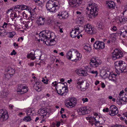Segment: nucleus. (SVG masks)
Wrapping results in <instances>:
<instances>
[{
    "instance_id": "nucleus-35",
    "label": "nucleus",
    "mask_w": 127,
    "mask_h": 127,
    "mask_svg": "<svg viewBox=\"0 0 127 127\" xmlns=\"http://www.w3.org/2000/svg\"><path fill=\"white\" fill-rule=\"evenodd\" d=\"M119 21L120 23L124 22L127 21V18L124 17H122L121 18H120Z\"/></svg>"
},
{
    "instance_id": "nucleus-4",
    "label": "nucleus",
    "mask_w": 127,
    "mask_h": 127,
    "mask_svg": "<svg viewBox=\"0 0 127 127\" xmlns=\"http://www.w3.org/2000/svg\"><path fill=\"white\" fill-rule=\"evenodd\" d=\"M116 68L119 70L120 72L125 73L127 71V68L126 67L127 64L123 61H118L115 63Z\"/></svg>"
},
{
    "instance_id": "nucleus-36",
    "label": "nucleus",
    "mask_w": 127,
    "mask_h": 127,
    "mask_svg": "<svg viewBox=\"0 0 127 127\" xmlns=\"http://www.w3.org/2000/svg\"><path fill=\"white\" fill-rule=\"evenodd\" d=\"M104 28V25L103 24L102 22H100L98 24V29L100 30H103Z\"/></svg>"
},
{
    "instance_id": "nucleus-48",
    "label": "nucleus",
    "mask_w": 127,
    "mask_h": 127,
    "mask_svg": "<svg viewBox=\"0 0 127 127\" xmlns=\"http://www.w3.org/2000/svg\"><path fill=\"white\" fill-rule=\"evenodd\" d=\"M4 75L5 77L7 79H8L12 76H11V75L7 73H5Z\"/></svg>"
},
{
    "instance_id": "nucleus-64",
    "label": "nucleus",
    "mask_w": 127,
    "mask_h": 127,
    "mask_svg": "<svg viewBox=\"0 0 127 127\" xmlns=\"http://www.w3.org/2000/svg\"><path fill=\"white\" fill-rule=\"evenodd\" d=\"M28 65H29L30 66H33L34 65V63L32 62L31 63H30L28 64Z\"/></svg>"
},
{
    "instance_id": "nucleus-11",
    "label": "nucleus",
    "mask_w": 127,
    "mask_h": 127,
    "mask_svg": "<svg viewBox=\"0 0 127 127\" xmlns=\"http://www.w3.org/2000/svg\"><path fill=\"white\" fill-rule=\"evenodd\" d=\"M39 113L38 114V116H39L40 119L41 120L42 118L45 119L47 117L49 116L48 114L49 113L47 110L44 109H43L38 111Z\"/></svg>"
},
{
    "instance_id": "nucleus-56",
    "label": "nucleus",
    "mask_w": 127,
    "mask_h": 127,
    "mask_svg": "<svg viewBox=\"0 0 127 127\" xmlns=\"http://www.w3.org/2000/svg\"><path fill=\"white\" fill-rule=\"evenodd\" d=\"M22 16H23V17L25 18H26L27 17V15L24 12H23L22 13Z\"/></svg>"
},
{
    "instance_id": "nucleus-29",
    "label": "nucleus",
    "mask_w": 127,
    "mask_h": 127,
    "mask_svg": "<svg viewBox=\"0 0 127 127\" xmlns=\"http://www.w3.org/2000/svg\"><path fill=\"white\" fill-rule=\"evenodd\" d=\"M117 76V74H115L114 73L111 74L109 77V78L110 80H111L113 81H115L116 80L115 76Z\"/></svg>"
},
{
    "instance_id": "nucleus-24",
    "label": "nucleus",
    "mask_w": 127,
    "mask_h": 127,
    "mask_svg": "<svg viewBox=\"0 0 127 127\" xmlns=\"http://www.w3.org/2000/svg\"><path fill=\"white\" fill-rule=\"evenodd\" d=\"M6 71L7 73L11 75V76H12L14 73L15 71L14 68L10 67H8L6 69Z\"/></svg>"
},
{
    "instance_id": "nucleus-12",
    "label": "nucleus",
    "mask_w": 127,
    "mask_h": 127,
    "mask_svg": "<svg viewBox=\"0 0 127 127\" xmlns=\"http://www.w3.org/2000/svg\"><path fill=\"white\" fill-rule=\"evenodd\" d=\"M109 109V114L111 116H114L118 113V108L114 105L111 106L110 107Z\"/></svg>"
},
{
    "instance_id": "nucleus-16",
    "label": "nucleus",
    "mask_w": 127,
    "mask_h": 127,
    "mask_svg": "<svg viewBox=\"0 0 127 127\" xmlns=\"http://www.w3.org/2000/svg\"><path fill=\"white\" fill-rule=\"evenodd\" d=\"M82 0H70L69 4L71 7L76 8L82 3Z\"/></svg>"
},
{
    "instance_id": "nucleus-61",
    "label": "nucleus",
    "mask_w": 127,
    "mask_h": 127,
    "mask_svg": "<svg viewBox=\"0 0 127 127\" xmlns=\"http://www.w3.org/2000/svg\"><path fill=\"white\" fill-rule=\"evenodd\" d=\"M15 9H21V7H20V5H18L16 6H15Z\"/></svg>"
},
{
    "instance_id": "nucleus-53",
    "label": "nucleus",
    "mask_w": 127,
    "mask_h": 127,
    "mask_svg": "<svg viewBox=\"0 0 127 127\" xmlns=\"http://www.w3.org/2000/svg\"><path fill=\"white\" fill-rule=\"evenodd\" d=\"M109 110L108 108L107 107L105 108H104L103 109V111L104 112H109Z\"/></svg>"
},
{
    "instance_id": "nucleus-8",
    "label": "nucleus",
    "mask_w": 127,
    "mask_h": 127,
    "mask_svg": "<svg viewBox=\"0 0 127 127\" xmlns=\"http://www.w3.org/2000/svg\"><path fill=\"white\" fill-rule=\"evenodd\" d=\"M123 53L120 49H115L112 53V58L113 60H116L121 58L122 57Z\"/></svg>"
},
{
    "instance_id": "nucleus-31",
    "label": "nucleus",
    "mask_w": 127,
    "mask_h": 127,
    "mask_svg": "<svg viewBox=\"0 0 127 127\" xmlns=\"http://www.w3.org/2000/svg\"><path fill=\"white\" fill-rule=\"evenodd\" d=\"M8 91L4 90L1 93V95L3 97H5L8 95Z\"/></svg>"
},
{
    "instance_id": "nucleus-59",
    "label": "nucleus",
    "mask_w": 127,
    "mask_h": 127,
    "mask_svg": "<svg viewBox=\"0 0 127 127\" xmlns=\"http://www.w3.org/2000/svg\"><path fill=\"white\" fill-rule=\"evenodd\" d=\"M5 32V31L4 30H1L0 31V35H1L3 33H4Z\"/></svg>"
},
{
    "instance_id": "nucleus-47",
    "label": "nucleus",
    "mask_w": 127,
    "mask_h": 127,
    "mask_svg": "<svg viewBox=\"0 0 127 127\" xmlns=\"http://www.w3.org/2000/svg\"><path fill=\"white\" fill-rule=\"evenodd\" d=\"M82 71L81 75L86 76L87 75V73L85 71L84 69H82Z\"/></svg>"
},
{
    "instance_id": "nucleus-49",
    "label": "nucleus",
    "mask_w": 127,
    "mask_h": 127,
    "mask_svg": "<svg viewBox=\"0 0 127 127\" xmlns=\"http://www.w3.org/2000/svg\"><path fill=\"white\" fill-rule=\"evenodd\" d=\"M84 49L87 51H89L90 49V47L88 46L85 45L84 46Z\"/></svg>"
},
{
    "instance_id": "nucleus-62",
    "label": "nucleus",
    "mask_w": 127,
    "mask_h": 127,
    "mask_svg": "<svg viewBox=\"0 0 127 127\" xmlns=\"http://www.w3.org/2000/svg\"><path fill=\"white\" fill-rule=\"evenodd\" d=\"M101 87L102 88H104L105 87V86L103 83H102L101 84Z\"/></svg>"
},
{
    "instance_id": "nucleus-2",
    "label": "nucleus",
    "mask_w": 127,
    "mask_h": 127,
    "mask_svg": "<svg viewBox=\"0 0 127 127\" xmlns=\"http://www.w3.org/2000/svg\"><path fill=\"white\" fill-rule=\"evenodd\" d=\"M86 13L87 17L90 18H94L98 14V7L95 3L89 4L86 8Z\"/></svg>"
},
{
    "instance_id": "nucleus-54",
    "label": "nucleus",
    "mask_w": 127,
    "mask_h": 127,
    "mask_svg": "<svg viewBox=\"0 0 127 127\" xmlns=\"http://www.w3.org/2000/svg\"><path fill=\"white\" fill-rule=\"evenodd\" d=\"M26 10L28 11L29 12H30L31 14V8L30 7L28 6L27 7V9H26Z\"/></svg>"
},
{
    "instance_id": "nucleus-50",
    "label": "nucleus",
    "mask_w": 127,
    "mask_h": 127,
    "mask_svg": "<svg viewBox=\"0 0 127 127\" xmlns=\"http://www.w3.org/2000/svg\"><path fill=\"white\" fill-rule=\"evenodd\" d=\"M122 99L123 101L124 102L127 101V95H125L122 98Z\"/></svg>"
},
{
    "instance_id": "nucleus-9",
    "label": "nucleus",
    "mask_w": 127,
    "mask_h": 127,
    "mask_svg": "<svg viewBox=\"0 0 127 127\" xmlns=\"http://www.w3.org/2000/svg\"><path fill=\"white\" fill-rule=\"evenodd\" d=\"M86 32L90 34H93L96 32L95 29L90 24H88L84 26Z\"/></svg>"
},
{
    "instance_id": "nucleus-44",
    "label": "nucleus",
    "mask_w": 127,
    "mask_h": 127,
    "mask_svg": "<svg viewBox=\"0 0 127 127\" xmlns=\"http://www.w3.org/2000/svg\"><path fill=\"white\" fill-rule=\"evenodd\" d=\"M82 69H77L76 70V72L77 74L81 75V73H82Z\"/></svg>"
},
{
    "instance_id": "nucleus-63",
    "label": "nucleus",
    "mask_w": 127,
    "mask_h": 127,
    "mask_svg": "<svg viewBox=\"0 0 127 127\" xmlns=\"http://www.w3.org/2000/svg\"><path fill=\"white\" fill-rule=\"evenodd\" d=\"M12 9H8L6 12L8 14L9 13V12H11V11H12Z\"/></svg>"
},
{
    "instance_id": "nucleus-52",
    "label": "nucleus",
    "mask_w": 127,
    "mask_h": 127,
    "mask_svg": "<svg viewBox=\"0 0 127 127\" xmlns=\"http://www.w3.org/2000/svg\"><path fill=\"white\" fill-rule=\"evenodd\" d=\"M82 100L83 101V103L88 101V100L87 98H84L82 99Z\"/></svg>"
},
{
    "instance_id": "nucleus-57",
    "label": "nucleus",
    "mask_w": 127,
    "mask_h": 127,
    "mask_svg": "<svg viewBox=\"0 0 127 127\" xmlns=\"http://www.w3.org/2000/svg\"><path fill=\"white\" fill-rule=\"evenodd\" d=\"M16 54V52H15V50H13L12 52L10 53V55H15Z\"/></svg>"
},
{
    "instance_id": "nucleus-26",
    "label": "nucleus",
    "mask_w": 127,
    "mask_h": 127,
    "mask_svg": "<svg viewBox=\"0 0 127 127\" xmlns=\"http://www.w3.org/2000/svg\"><path fill=\"white\" fill-rule=\"evenodd\" d=\"M29 21L26 22V24L25 25V26L27 28H28L31 27L32 25V19L31 18H28Z\"/></svg>"
},
{
    "instance_id": "nucleus-1",
    "label": "nucleus",
    "mask_w": 127,
    "mask_h": 127,
    "mask_svg": "<svg viewBox=\"0 0 127 127\" xmlns=\"http://www.w3.org/2000/svg\"><path fill=\"white\" fill-rule=\"evenodd\" d=\"M53 33L48 30H44L40 32L39 34L40 38L42 41L45 42L47 45H55L56 41L54 38L49 40L52 38Z\"/></svg>"
},
{
    "instance_id": "nucleus-60",
    "label": "nucleus",
    "mask_w": 127,
    "mask_h": 127,
    "mask_svg": "<svg viewBox=\"0 0 127 127\" xmlns=\"http://www.w3.org/2000/svg\"><path fill=\"white\" fill-rule=\"evenodd\" d=\"M127 11V5L125 6L124 10L123 11V12L124 13Z\"/></svg>"
},
{
    "instance_id": "nucleus-43",
    "label": "nucleus",
    "mask_w": 127,
    "mask_h": 127,
    "mask_svg": "<svg viewBox=\"0 0 127 127\" xmlns=\"http://www.w3.org/2000/svg\"><path fill=\"white\" fill-rule=\"evenodd\" d=\"M117 29V28L115 26H113L111 27L110 29V30L113 32L116 31Z\"/></svg>"
},
{
    "instance_id": "nucleus-15",
    "label": "nucleus",
    "mask_w": 127,
    "mask_h": 127,
    "mask_svg": "<svg viewBox=\"0 0 127 127\" xmlns=\"http://www.w3.org/2000/svg\"><path fill=\"white\" fill-rule=\"evenodd\" d=\"M28 91V87L25 85L20 84L18 85L17 89V92L20 93L21 94H22L27 92Z\"/></svg>"
},
{
    "instance_id": "nucleus-30",
    "label": "nucleus",
    "mask_w": 127,
    "mask_h": 127,
    "mask_svg": "<svg viewBox=\"0 0 127 127\" xmlns=\"http://www.w3.org/2000/svg\"><path fill=\"white\" fill-rule=\"evenodd\" d=\"M27 57L29 59L30 58L32 60H34L35 58L34 54H33L32 52H31L30 54H28L27 56Z\"/></svg>"
},
{
    "instance_id": "nucleus-28",
    "label": "nucleus",
    "mask_w": 127,
    "mask_h": 127,
    "mask_svg": "<svg viewBox=\"0 0 127 127\" xmlns=\"http://www.w3.org/2000/svg\"><path fill=\"white\" fill-rule=\"evenodd\" d=\"M81 80V81L80 80L81 85V90H83L84 91L85 90L86 88V83L85 82H84L83 80L82 79Z\"/></svg>"
},
{
    "instance_id": "nucleus-21",
    "label": "nucleus",
    "mask_w": 127,
    "mask_h": 127,
    "mask_svg": "<svg viewBox=\"0 0 127 127\" xmlns=\"http://www.w3.org/2000/svg\"><path fill=\"white\" fill-rule=\"evenodd\" d=\"M106 5L108 8L111 9L115 8L116 6L114 2L111 1H107Z\"/></svg>"
},
{
    "instance_id": "nucleus-42",
    "label": "nucleus",
    "mask_w": 127,
    "mask_h": 127,
    "mask_svg": "<svg viewBox=\"0 0 127 127\" xmlns=\"http://www.w3.org/2000/svg\"><path fill=\"white\" fill-rule=\"evenodd\" d=\"M122 101H123L122 99V98H117V103L119 105L121 104H122Z\"/></svg>"
},
{
    "instance_id": "nucleus-45",
    "label": "nucleus",
    "mask_w": 127,
    "mask_h": 127,
    "mask_svg": "<svg viewBox=\"0 0 127 127\" xmlns=\"http://www.w3.org/2000/svg\"><path fill=\"white\" fill-rule=\"evenodd\" d=\"M124 93V92L123 91H121L119 94L117 98H122L123 97L122 96L123 95Z\"/></svg>"
},
{
    "instance_id": "nucleus-33",
    "label": "nucleus",
    "mask_w": 127,
    "mask_h": 127,
    "mask_svg": "<svg viewBox=\"0 0 127 127\" xmlns=\"http://www.w3.org/2000/svg\"><path fill=\"white\" fill-rule=\"evenodd\" d=\"M31 120V118L30 116H27L24 117L23 119V120L26 122H28L30 121Z\"/></svg>"
},
{
    "instance_id": "nucleus-37",
    "label": "nucleus",
    "mask_w": 127,
    "mask_h": 127,
    "mask_svg": "<svg viewBox=\"0 0 127 127\" xmlns=\"http://www.w3.org/2000/svg\"><path fill=\"white\" fill-rule=\"evenodd\" d=\"M90 72L93 74H95V77H96L97 76L98 74V72L96 71H94L93 70H92L91 69H90Z\"/></svg>"
},
{
    "instance_id": "nucleus-6",
    "label": "nucleus",
    "mask_w": 127,
    "mask_h": 127,
    "mask_svg": "<svg viewBox=\"0 0 127 127\" xmlns=\"http://www.w3.org/2000/svg\"><path fill=\"white\" fill-rule=\"evenodd\" d=\"M66 106L69 108L74 107L77 103V99L74 97H72L67 99L65 102Z\"/></svg>"
},
{
    "instance_id": "nucleus-19",
    "label": "nucleus",
    "mask_w": 127,
    "mask_h": 127,
    "mask_svg": "<svg viewBox=\"0 0 127 127\" xmlns=\"http://www.w3.org/2000/svg\"><path fill=\"white\" fill-rule=\"evenodd\" d=\"M42 84L41 83L38 82H35L34 84L33 87L36 91L40 92L42 90Z\"/></svg>"
},
{
    "instance_id": "nucleus-51",
    "label": "nucleus",
    "mask_w": 127,
    "mask_h": 127,
    "mask_svg": "<svg viewBox=\"0 0 127 127\" xmlns=\"http://www.w3.org/2000/svg\"><path fill=\"white\" fill-rule=\"evenodd\" d=\"M100 118L99 116H96L95 117V123L96 124L98 123H99V122L98 121L99 120L98 119H99Z\"/></svg>"
},
{
    "instance_id": "nucleus-40",
    "label": "nucleus",
    "mask_w": 127,
    "mask_h": 127,
    "mask_svg": "<svg viewBox=\"0 0 127 127\" xmlns=\"http://www.w3.org/2000/svg\"><path fill=\"white\" fill-rule=\"evenodd\" d=\"M33 110L32 111L31 109H28L26 111V114L28 115H30L31 113H33Z\"/></svg>"
},
{
    "instance_id": "nucleus-20",
    "label": "nucleus",
    "mask_w": 127,
    "mask_h": 127,
    "mask_svg": "<svg viewBox=\"0 0 127 127\" xmlns=\"http://www.w3.org/2000/svg\"><path fill=\"white\" fill-rule=\"evenodd\" d=\"M57 92L60 95L64 96L67 94V88L65 87H63L62 89L57 90Z\"/></svg>"
},
{
    "instance_id": "nucleus-41",
    "label": "nucleus",
    "mask_w": 127,
    "mask_h": 127,
    "mask_svg": "<svg viewBox=\"0 0 127 127\" xmlns=\"http://www.w3.org/2000/svg\"><path fill=\"white\" fill-rule=\"evenodd\" d=\"M95 119L94 117H91L90 118L89 120V122L91 123L94 124V122L95 123Z\"/></svg>"
},
{
    "instance_id": "nucleus-7",
    "label": "nucleus",
    "mask_w": 127,
    "mask_h": 127,
    "mask_svg": "<svg viewBox=\"0 0 127 127\" xmlns=\"http://www.w3.org/2000/svg\"><path fill=\"white\" fill-rule=\"evenodd\" d=\"M101 63V60L98 57H94L92 58L90 64L91 66L96 67L99 66Z\"/></svg>"
},
{
    "instance_id": "nucleus-55",
    "label": "nucleus",
    "mask_w": 127,
    "mask_h": 127,
    "mask_svg": "<svg viewBox=\"0 0 127 127\" xmlns=\"http://www.w3.org/2000/svg\"><path fill=\"white\" fill-rule=\"evenodd\" d=\"M7 24H8L7 23L4 22L3 24V25L2 26V27L3 28H6L7 27Z\"/></svg>"
},
{
    "instance_id": "nucleus-25",
    "label": "nucleus",
    "mask_w": 127,
    "mask_h": 127,
    "mask_svg": "<svg viewBox=\"0 0 127 127\" xmlns=\"http://www.w3.org/2000/svg\"><path fill=\"white\" fill-rule=\"evenodd\" d=\"M103 68L105 70L107 71V72H105V74L103 75V76L105 78H107L108 77L110 76V75L111 74L110 72H109V68H107L105 67H103Z\"/></svg>"
},
{
    "instance_id": "nucleus-17",
    "label": "nucleus",
    "mask_w": 127,
    "mask_h": 127,
    "mask_svg": "<svg viewBox=\"0 0 127 127\" xmlns=\"http://www.w3.org/2000/svg\"><path fill=\"white\" fill-rule=\"evenodd\" d=\"M77 111L79 115H85L88 113L89 110L87 109L86 106H83L79 108Z\"/></svg>"
},
{
    "instance_id": "nucleus-27",
    "label": "nucleus",
    "mask_w": 127,
    "mask_h": 127,
    "mask_svg": "<svg viewBox=\"0 0 127 127\" xmlns=\"http://www.w3.org/2000/svg\"><path fill=\"white\" fill-rule=\"evenodd\" d=\"M57 25L58 27V28L59 29V31L61 33H63V30L64 27L63 25L61 23L59 22H57Z\"/></svg>"
},
{
    "instance_id": "nucleus-34",
    "label": "nucleus",
    "mask_w": 127,
    "mask_h": 127,
    "mask_svg": "<svg viewBox=\"0 0 127 127\" xmlns=\"http://www.w3.org/2000/svg\"><path fill=\"white\" fill-rule=\"evenodd\" d=\"M82 79H78L77 80V83L76 84V86L77 87L78 89H80L81 90V85L80 84V80H81Z\"/></svg>"
},
{
    "instance_id": "nucleus-18",
    "label": "nucleus",
    "mask_w": 127,
    "mask_h": 127,
    "mask_svg": "<svg viewBox=\"0 0 127 127\" xmlns=\"http://www.w3.org/2000/svg\"><path fill=\"white\" fill-rule=\"evenodd\" d=\"M58 18L60 19H65L68 16L67 12L66 11H63L60 12L57 15Z\"/></svg>"
},
{
    "instance_id": "nucleus-5",
    "label": "nucleus",
    "mask_w": 127,
    "mask_h": 127,
    "mask_svg": "<svg viewBox=\"0 0 127 127\" xmlns=\"http://www.w3.org/2000/svg\"><path fill=\"white\" fill-rule=\"evenodd\" d=\"M84 29V28L82 26L78 25L75 26L74 30H72L70 32L71 36L73 38L76 37L83 31Z\"/></svg>"
},
{
    "instance_id": "nucleus-39",
    "label": "nucleus",
    "mask_w": 127,
    "mask_h": 127,
    "mask_svg": "<svg viewBox=\"0 0 127 127\" xmlns=\"http://www.w3.org/2000/svg\"><path fill=\"white\" fill-rule=\"evenodd\" d=\"M10 15L11 16H13V15H14V16L15 17H18V18H19V15H17V13L15 12H11Z\"/></svg>"
},
{
    "instance_id": "nucleus-22",
    "label": "nucleus",
    "mask_w": 127,
    "mask_h": 127,
    "mask_svg": "<svg viewBox=\"0 0 127 127\" xmlns=\"http://www.w3.org/2000/svg\"><path fill=\"white\" fill-rule=\"evenodd\" d=\"M45 19L43 17L41 16L39 17L37 20V23L39 25H43L44 24Z\"/></svg>"
},
{
    "instance_id": "nucleus-10",
    "label": "nucleus",
    "mask_w": 127,
    "mask_h": 127,
    "mask_svg": "<svg viewBox=\"0 0 127 127\" xmlns=\"http://www.w3.org/2000/svg\"><path fill=\"white\" fill-rule=\"evenodd\" d=\"M8 118L7 111L5 109L0 110V121L1 122L7 120Z\"/></svg>"
},
{
    "instance_id": "nucleus-32",
    "label": "nucleus",
    "mask_w": 127,
    "mask_h": 127,
    "mask_svg": "<svg viewBox=\"0 0 127 127\" xmlns=\"http://www.w3.org/2000/svg\"><path fill=\"white\" fill-rule=\"evenodd\" d=\"M120 35H122V36L125 38L126 36H127V29L125 30V31L122 32V31H120Z\"/></svg>"
},
{
    "instance_id": "nucleus-38",
    "label": "nucleus",
    "mask_w": 127,
    "mask_h": 127,
    "mask_svg": "<svg viewBox=\"0 0 127 127\" xmlns=\"http://www.w3.org/2000/svg\"><path fill=\"white\" fill-rule=\"evenodd\" d=\"M8 33V37L10 38H12L15 34V33L14 32H9Z\"/></svg>"
},
{
    "instance_id": "nucleus-58",
    "label": "nucleus",
    "mask_w": 127,
    "mask_h": 127,
    "mask_svg": "<svg viewBox=\"0 0 127 127\" xmlns=\"http://www.w3.org/2000/svg\"><path fill=\"white\" fill-rule=\"evenodd\" d=\"M57 84V81H55L54 82H53L52 84V86H56Z\"/></svg>"
},
{
    "instance_id": "nucleus-23",
    "label": "nucleus",
    "mask_w": 127,
    "mask_h": 127,
    "mask_svg": "<svg viewBox=\"0 0 127 127\" xmlns=\"http://www.w3.org/2000/svg\"><path fill=\"white\" fill-rule=\"evenodd\" d=\"M74 49H71L69 50L68 51L66 54V57L69 60H71L72 55L74 53Z\"/></svg>"
},
{
    "instance_id": "nucleus-46",
    "label": "nucleus",
    "mask_w": 127,
    "mask_h": 127,
    "mask_svg": "<svg viewBox=\"0 0 127 127\" xmlns=\"http://www.w3.org/2000/svg\"><path fill=\"white\" fill-rule=\"evenodd\" d=\"M28 7V6L24 5H20V7H21V10H26Z\"/></svg>"
},
{
    "instance_id": "nucleus-14",
    "label": "nucleus",
    "mask_w": 127,
    "mask_h": 127,
    "mask_svg": "<svg viewBox=\"0 0 127 127\" xmlns=\"http://www.w3.org/2000/svg\"><path fill=\"white\" fill-rule=\"evenodd\" d=\"M74 54H73L71 60L72 61H77L81 58L82 56L81 54L75 49L74 50Z\"/></svg>"
},
{
    "instance_id": "nucleus-13",
    "label": "nucleus",
    "mask_w": 127,
    "mask_h": 127,
    "mask_svg": "<svg viewBox=\"0 0 127 127\" xmlns=\"http://www.w3.org/2000/svg\"><path fill=\"white\" fill-rule=\"evenodd\" d=\"M94 47L96 49H103L105 47V44L102 41H97L94 43Z\"/></svg>"
},
{
    "instance_id": "nucleus-3",
    "label": "nucleus",
    "mask_w": 127,
    "mask_h": 127,
    "mask_svg": "<svg viewBox=\"0 0 127 127\" xmlns=\"http://www.w3.org/2000/svg\"><path fill=\"white\" fill-rule=\"evenodd\" d=\"M59 4V2L57 0H49L46 3V8L48 11L53 12L57 11L56 7Z\"/></svg>"
}]
</instances>
